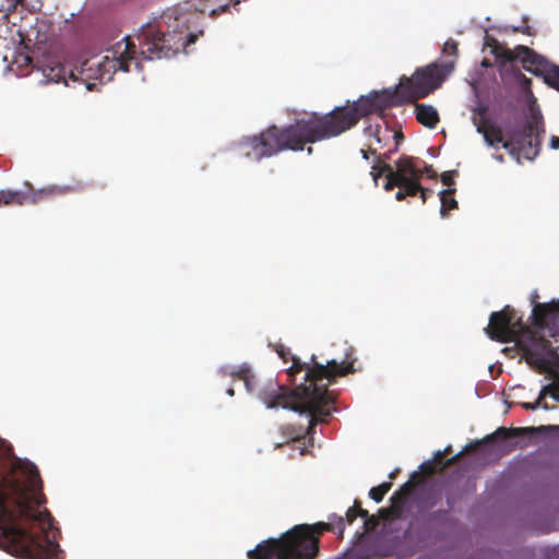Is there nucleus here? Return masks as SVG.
<instances>
[{"instance_id":"obj_1","label":"nucleus","mask_w":559,"mask_h":559,"mask_svg":"<svg viewBox=\"0 0 559 559\" xmlns=\"http://www.w3.org/2000/svg\"><path fill=\"white\" fill-rule=\"evenodd\" d=\"M27 484L0 474V536L9 552L23 559H61L59 544L49 537L53 528L37 466L23 467Z\"/></svg>"},{"instance_id":"obj_2","label":"nucleus","mask_w":559,"mask_h":559,"mask_svg":"<svg viewBox=\"0 0 559 559\" xmlns=\"http://www.w3.org/2000/svg\"><path fill=\"white\" fill-rule=\"evenodd\" d=\"M276 352L285 362L290 358L293 365L288 368L287 374L292 382L294 377L301 371L305 373V383H300L293 390L277 383H270L269 388L261 392V399L267 408L283 407L294 412L310 415L309 427L304 431L301 427L287 426L284 435L292 440H298L305 433L309 435L318 423L325 421L331 414V404L334 402L328 386L338 377L349 373V362L328 360L325 364L317 361L314 355L309 362H301L298 357L292 356L290 350L283 345L276 347Z\"/></svg>"},{"instance_id":"obj_3","label":"nucleus","mask_w":559,"mask_h":559,"mask_svg":"<svg viewBox=\"0 0 559 559\" xmlns=\"http://www.w3.org/2000/svg\"><path fill=\"white\" fill-rule=\"evenodd\" d=\"M349 102L326 115L310 114L284 128L271 126L258 135L242 139L237 147L249 159L261 160L283 151H302L307 143L336 136L349 129Z\"/></svg>"},{"instance_id":"obj_4","label":"nucleus","mask_w":559,"mask_h":559,"mask_svg":"<svg viewBox=\"0 0 559 559\" xmlns=\"http://www.w3.org/2000/svg\"><path fill=\"white\" fill-rule=\"evenodd\" d=\"M369 134L368 142L359 151V159L357 166L362 169H370L376 185L378 180L384 176L383 189L391 191L399 188L395 193L397 201H403L406 197H415L420 193V198L425 203L428 195L432 194V190L426 189L420 185L423 171L416 165V159L411 156L402 155L394 165L389 164L390 154L397 150L400 141L404 139L402 132L385 129L386 133H391L394 139V148L382 152L383 145L380 136V129L369 126L366 129Z\"/></svg>"},{"instance_id":"obj_5","label":"nucleus","mask_w":559,"mask_h":559,"mask_svg":"<svg viewBox=\"0 0 559 559\" xmlns=\"http://www.w3.org/2000/svg\"><path fill=\"white\" fill-rule=\"evenodd\" d=\"M478 133L483 134L488 146L502 147L520 163L521 156L534 160L539 154L546 133L543 115L538 108L531 107L530 114L521 124L506 126V136L500 127L492 123L486 116L474 119Z\"/></svg>"},{"instance_id":"obj_6","label":"nucleus","mask_w":559,"mask_h":559,"mask_svg":"<svg viewBox=\"0 0 559 559\" xmlns=\"http://www.w3.org/2000/svg\"><path fill=\"white\" fill-rule=\"evenodd\" d=\"M199 14L194 12H178L171 23H167V31L163 23L170 15H164L157 24L147 23L143 25L136 36L140 53L144 59L154 60L171 58L187 46L194 44L203 31L194 32L192 25L197 26Z\"/></svg>"},{"instance_id":"obj_7","label":"nucleus","mask_w":559,"mask_h":559,"mask_svg":"<svg viewBox=\"0 0 559 559\" xmlns=\"http://www.w3.org/2000/svg\"><path fill=\"white\" fill-rule=\"evenodd\" d=\"M338 531L343 534L345 523L338 518L337 523L318 522L297 524L278 538H269L255 547H265L275 559H317L320 552V538L325 532Z\"/></svg>"},{"instance_id":"obj_8","label":"nucleus","mask_w":559,"mask_h":559,"mask_svg":"<svg viewBox=\"0 0 559 559\" xmlns=\"http://www.w3.org/2000/svg\"><path fill=\"white\" fill-rule=\"evenodd\" d=\"M110 52V56L107 55L102 60L96 57L84 60L79 67L69 70V79L83 83L92 91L97 83L111 81L118 70L129 72L131 63L134 62L135 67L139 64L136 46L129 36L118 41Z\"/></svg>"},{"instance_id":"obj_9","label":"nucleus","mask_w":559,"mask_h":559,"mask_svg":"<svg viewBox=\"0 0 559 559\" xmlns=\"http://www.w3.org/2000/svg\"><path fill=\"white\" fill-rule=\"evenodd\" d=\"M455 60L443 63L431 62L417 68L412 76L403 75L395 86L402 104H413L427 97L439 88L445 78L453 71Z\"/></svg>"},{"instance_id":"obj_10","label":"nucleus","mask_w":559,"mask_h":559,"mask_svg":"<svg viewBox=\"0 0 559 559\" xmlns=\"http://www.w3.org/2000/svg\"><path fill=\"white\" fill-rule=\"evenodd\" d=\"M487 45L491 48V52L495 55L497 60H500L503 63L520 60L523 68L535 75L544 76L547 69L551 66L545 57L538 55L527 46L519 45L514 50H511L492 37L487 39Z\"/></svg>"},{"instance_id":"obj_11","label":"nucleus","mask_w":559,"mask_h":559,"mask_svg":"<svg viewBox=\"0 0 559 559\" xmlns=\"http://www.w3.org/2000/svg\"><path fill=\"white\" fill-rule=\"evenodd\" d=\"M528 430H530V428L500 427L493 433L488 435L483 440L468 443L461 452H459L454 456L445 460V462H443L442 466H438L432 460H428V461L424 462L420 465L421 472L426 476H433L435 474L442 473L445 468H448V467L452 466L453 464H455L456 462H459V460L465 453L476 451L480 447H484V445L492 447L495 443L503 442V441H507L510 439H515V438L525 436L528 432Z\"/></svg>"},{"instance_id":"obj_12","label":"nucleus","mask_w":559,"mask_h":559,"mask_svg":"<svg viewBox=\"0 0 559 559\" xmlns=\"http://www.w3.org/2000/svg\"><path fill=\"white\" fill-rule=\"evenodd\" d=\"M401 105L403 104L396 87L372 91L366 96H360L357 100L352 102V128L361 117L382 116L386 109Z\"/></svg>"},{"instance_id":"obj_13","label":"nucleus","mask_w":559,"mask_h":559,"mask_svg":"<svg viewBox=\"0 0 559 559\" xmlns=\"http://www.w3.org/2000/svg\"><path fill=\"white\" fill-rule=\"evenodd\" d=\"M524 331H531V329L522 322L521 318H515V310L510 306L492 312L485 328L488 337L499 343L514 342L519 333Z\"/></svg>"},{"instance_id":"obj_14","label":"nucleus","mask_w":559,"mask_h":559,"mask_svg":"<svg viewBox=\"0 0 559 559\" xmlns=\"http://www.w3.org/2000/svg\"><path fill=\"white\" fill-rule=\"evenodd\" d=\"M523 333H527L528 338L527 341H519L518 346L521 348L528 362L540 365L554 358H558L549 340L533 332L532 329Z\"/></svg>"},{"instance_id":"obj_15","label":"nucleus","mask_w":559,"mask_h":559,"mask_svg":"<svg viewBox=\"0 0 559 559\" xmlns=\"http://www.w3.org/2000/svg\"><path fill=\"white\" fill-rule=\"evenodd\" d=\"M559 316V300L547 304H535L532 311L534 325L544 330L555 324Z\"/></svg>"},{"instance_id":"obj_16","label":"nucleus","mask_w":559,"mask_h":559,"mask_svg":"<svg viewBox=\"0 0 559 559\" xmlns=\"http://www.w3.org/2000/svg\"><path fill=\"white\" fill-rule=\"evenodd\" d=\"M414 104L417 121L429 129L436 128L440 120L437 109L431 105L417 104V102Z\"/></svg>"},{"instance_id":"obj_17","label":"nucleus","mask_w":559,"mask_h":559,"mask_svg":"<svg viewBox=\"0 0 559 559\" xmlns=\"http://www.w3.org/2000/svg\"><path fill=\"white\" fill-rule=\"evenodd\" d=\"M43 73L47 79V82H63L66 85H68L69 70H67V68L59 62L46 66L43 69Z\"/></svg>"},{"instance_id":"obj_18","label":"nucleus","mask_w":559,"mask_h":559,"mask_svg":"<svg viewBox=\"0 0 559 559\" xmlns=\"http://www.w3.org/2000/svg\"><path fill=\"white\" fill-rule=\"evenodd\" d=\"M454 188H449L443 190L440 195L441 209L440 214L444 217L447 216L448 211L454 210L457 207V201L454 199Z\"/></svg>"},{"instance_id":"obj_19","label":"nucleus","mask_w":559,"mask_h":559,"mask_svg":"<svg viewBox=\"0 0 559 559\" xmlns=\"http://www.w3.org/2000/svg\"><path fill=\"white\" fill-rule=\"evenodd\" d=\"M2 205H23V191L0 190V206Z\"/></svg>"},{"instance_id":"obj_20","label":"nucleus","mask_w":559,"mask_h":559,"mask_svg":"<svg viewBox=\"0 0 559 559\" xmlns=\"http://www.w3.org/2000/svg\"><path fill=\"white\" fill-rule=\"evenodd\" d=\"M392 488V483H382L377 487H372L369 491V497L376 501L381 502L386 495V492Z\"/></svg>"},{"instance_id":"obj_21","label":"nucleus","mask_w":559,"mask_h":559,"mask_svg":"<svg viewBox=\"0 0 559 559\" xmlns=\"http://www.w3.org/2000/svg\"><path fill=\"white\" fill-rule=\"evenodd\" d=\"M545 82L559 91V66L551 64L544 75Z\"/></svg>"},{"instance_id":"obj_22","label":"nucleus","mask_w":559,"mask_h":559,"mask_svg":"<svg viewBox=\"0 0 559 559\" xmlns=\"http://www.w3.org/2000/svg\"><path fill=\"white\" fill-rule=\"evenodd\" d=\"M412 487L409 483L404 484L401 488L393 493L391 501L393 504H402L406 501L409 496Z\"/></svg>"},{"instance_id":"obj_23","label":"nucleus","mask_w":559,"mask_h":559,"mask_svg":"<svg viewBox=\"0 0 559 559\" xmlns=\"http://www.w3.org/2000/svg\"><path fill=\"white\" fill-rule=\"evenodd\" d=\"M230 374L233 377H236V378L242 380L248 388H249L250 381L254 378L250 368L247 366H241V367L237 368Z\"/></svg>"},{"instance_id":"obj_24","label":"nucleus","mask_w":559,"mask_h":559,"mask_svg":"<svg viewBox=\"0 0 559 559\" xmlns=\"http://www.w3.org/2000/svg\"><path fill=\"white\" fill-rule=\"evenodd\" d=\"M558 383H549L545 385L538 396V400H543L546 395H550L552 399L557 400L558 397Z\"/></svg>"},{"instance_id":"obj_25","label":"nucleus","mask_w":559,"mask_h":559,"mask_svg":"<svg viewBox=\"0 0 559 559\" xmlns=\"http://www.w3.org/2000/svg\"><path fill=\"white\" fill-rule=\"evenodd\" d=\"M194 7V10L195 11H199L201 13H204L206 12L207 10L210 11V14L211 15H218L221 14L222 12H225L228 8H229V4H224V5H219L218 8H209L207 5H202V7H199V5H193Z\"/></svg>"},{"instance_id":"obj_26","label":"nucleus","mask_w":559,"mask_h":559,"mask_svg":"<svg viewBox=\"0 0 559 559\" xmlns=\"http://www.w3.org/2000/svg\"><path fill=\"white\" fill-rule=\"evenodd\" d=\"M357 516H361V518L368 516V511L361 508L360 501L355 500L354 503L352 504V522Z\"/></svg>"},{"instance_id":"obj_27","label":"nucleus","mask_w":559,"mask_h":559,"mask_svg":"<svg viewBox=\"0 0 559 559\" xmlns=\"http://www.w3.org/2000/svg\"><path fill=\"white\" fill-rule=\"evenodd\" d=\"M457 174H459L457 170H449V171L442 173L441 182L447 187L453 186L454 178L457 176Z\"/></svg>"},{"instance_id":"obj_28","label":"nucleus","mask_w":559,"mask_h":559,"mask_svg":"<svg viewBox=\"0 0 559 559\" xmlns=\"http://www.w3.org/2000/svg\"><path fill=\"white\" fill-rule=\"evenodd\" d=\"M442 51L456 58L459 53L457 43L453 39H449L444 44Z\"/></svg>"},{"instance_id":"obj_29","label":"nucleus","mask_w":559,"mask_h":559,"mask_svg":"<svg viewBox=\"0 0 559 559\" xmlns=\"http://www.w3.org/2000/svg\"><path fill=\"white\" fill-rule=\"evenodd\" d=\"M365 528L366 531H373L379 525V520L374 515L365 516Z\"/></svg>"},{"instance_id":"obj_30","label":"nucleus","mask_w":559,"mask_h":559,"mask_svg":"<svg viewBox=\"0 0 559 559\" xmlns=\"http://www.w3.org/2000/svg\"><path fill=\"white\" fill-rule=\"evenodd\" d=\"M14 4V7H16L17 4H20L22 8L31 11V12H35L37 10H39V5H35V4H29L27 2V0H11Z\"/></svg>"},{"instance_id":"obj_31","label":"nucleus","mask_w":559,"mask_h":559,"mask_svg":"<svg viewBox=\"0 0 559 559\" xmlns=\"http://www.w3.org/2000/svg\"><path fill=\"white\" fill-rule=\"evenodd\" d=\"M445 457V452H442L441 450H438L437 452H435L433 454V457H432V461L439 466H442L443 465V462H445L447 459Z\"/></svg>"},{"instance_id":"obj_32","label":"nucleus","mask_w":559,"mask_h":559,"mask_svg":"<svg viewBox=\"0 0 559 559\" xmlns=\"http://www.w3.org/2000/svg\"><path fill=\"white\" fill-rule=\"evenodd\" d=\"M512 31L514 33H522V34L530 35V36L533 35L532 28L528 25L515 26V27L512 28Z\"/></svg>"},{"instance_id":"obj_33","label":"nucleus","mask_w":559,"mask_h":559,"mask_svg":"<svg viewBox=\"0 0 559 559\" xmlns=\"http://www.w3.org/2000/svg\"><path fill=\"white\" fill-rule=\"evenodd\" d=\"M419 169L423 171V174L427 173L429 178H435L436 177V173L433 171L431 166L426 165L424 169H421V168H419Z\"/></svg>"},{"instance_id":"obj_34","label":"nucleus","mask_w":559,"mask_h":559,"mask_svg":"<svg viewBox=\"0 0 559 559\" xmlns=\"http://www.w3.org/2000/svg\"><path fill=\"white\" fill-rule=\"evenodd\" d=\"M550 147L554 148V150H558L559 148V136L552 135L550 138Z\"/></svg>"},{"instance_id":"obj_35","label":"nucleus","mask_w":559,"mask_h":559,"mask_svg":"<svg viewBox=\"0 0 559 559\" xmlns=\"http://www.w3.org/2000/svg\"><path fill=\"white\" fill-rule=\"evenodd\" d=\"M540 400H537L535 403H524L523 407L526 409H535L539 405Z\"/></svg>"},{"instance_id":"obj_36","label":"nucleus","mask_w":559,"mask_h":559,"mask_svg":"<svg viewBox=\"0 0 559 559\" xmlns=\"http://www.w3.org/2000/svg\"><path fill=\"white\" fill-rule=\"evenodd\" d=\"M493 158L499 162V163H503L504 162V157L502 154H495L493 155Z\"/></svg>"},{"instance_id":"obj_37","label":"nucleus","mask_w":559,"mask_h":559,"mask_svg":"<svg viewBox=\"0 0 559 559\" xmlns=\"http://www.w3.org/2000/svg\"><path fill=\"white\" fill-rule=\"evenodd\" d=\"M442 452H445V456L452 452V447L451 445H448L444 450H442Z\"/></svg>"},{"instance_id":"obj_38","label":"nucleus","mask_w":559,"mask_h":559,"mask_svg":"<svg viewBox=\"0 0 559 559\" xmlns=\"http://www.w3.org/2000/svg\"><path fill=\"white\" fill-rule=\"evenodd\" d=\"M352 373L356 371L355 369V361L352 359V367H350Z\"/></svg>"},{"instance_id":"obj_39","label":"nucleus","mask_w":559,"mask_h":559,"mask_svg":"<svg viewBox=\"0 0 559 559\" xmlns=\"http://www.w3.org/2000/svg\"><path fill=\"white\" fill-rule=\"evenodd\" d=\"M380 513H381V515H382L383 518H386V515H388V510H384V509H383V510H381V511H380Z\"/></svg>"},{"instance_id":"obj_40","label":"nucleus","mask_w":559,"mask_h":559,"mask_svg":"<svg viewBox=\"0 0 559 559\" xmlns=\"http://www.w3.org/2000/svg\"><path fill=\"white\" fill-rule=\"evenodd\" d=\"M227 394H228V395H230V396H233V395H234V390H233V389H228V390H227Z\"/></svg>"},{"instance_id":"obj_41","label":"nucleus","mask_w":559,"mask_h":559,"mask_svg":"<svg viewBox=\"0 0 559 559\" xmlns=\"http://www.w3.org/2000/svg\"><path fill=\"white\" fill-rule=\"evenodd\" d=\"M345 516H346V519L349 521V509H347V510H346V512H345Z\"/></svg>"},{"instance_id":"obj_42","label":"nucleus","mask_w":559,"mask_h":559,"mask_svg":"<svg viewBox=\"0 0 559 559\" xmlns=\"http://www.w3.org/2000/svg\"><path fill=\"white\" fill-rule=\"evenodd\" d=\"M557 389H558V396H557L558 399L556 401L559 402V382H558V388Z\"/></svg>"},{"instance_id":"obj_43","label":"nucleus","mask_w":559,"mask_h":559,"mask_svg":"<svg viewBox=\"0 0 559 559\" xmlns=\"http://www.w3.org/2000/svg\"><path fill=\"white\" fill-rule=\"evenodd\" d=\"M311 152H312V148L308 147V153L311 154Z\"/></svg>"},{"instance_id":"obj_44","label":"nucleus","mask_w":559,"mask_h":559,"mask_svg":"<svg viewBox=\"0 0 559 559\" xmlns=\"http://www.w3.org/2000/svg\"><path fill=\"white\" fill-rule=\"evenodd\" d=\"M537 297H538V295H537V294H535V295H533V297H532V298L534 299V298H537Z\"/></svg>"}]
</instances>
